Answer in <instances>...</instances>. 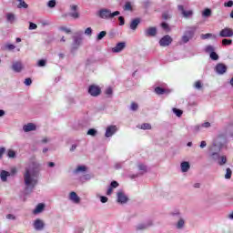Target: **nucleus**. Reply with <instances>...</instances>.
Returning <instances> with one entry per match:
<instances>
[{
    "label": "nucleus",
    "mask_w": 233,
    "mask_h": 233,
    "mask_svg": "<svg viewBox=\"0 0 233 233\" xmlns=\"http://www.w3.org/2000/svg\"><path fill=\"white\" fill-rule=\"evenodd\" d=\"M37 168H39V164L35 162H33L28 167L25 168L24 181L26 190H28V188L32 189L35 187V185H37Z\"/></svg>",
    "instance_id": "1"
},
{
    "label": "nucleus",
    "mask_w": 233,
    "mask_h": 233,
    "mask_svg": "<svg viewBox=\"0 0 233 233\" xmlns=\"http://www.w3.org/2000/svg\"><path fill=\"white\" fill-rule=\"evenodd\" d=\"M221 150V144L218 140H215L213 145L210 147V152H212L211 157L214 161H217L220 167L227 164V157L219 156L218 152Z\"/></svg>",
    "instance_id": "2"
},
{
    "label": "nucleus",
    "mask_w": 233,
    "mask_h": 233,
    "mask_svg": "<svg viewBox=\"0 0 233 233\" xmlns=\"http://www.w3.org/2000/svg\"><path fill=\"white\" fill-rule=\"evenodd\" d=\"M119 11H115L112 13L110 9L103 8L98 11V15L101 19H114V17L120 15Z\"/></svg>",
    "instance_id": "3"
},
{
    "label": "nucleus",
    "mask_w": 233,
    "mask_h": 233,
    "mask_svg": "<svg viewBox=\"0 0 233 233\" xmlns=\"http://www.w3.org/2000/svg\"><path fill=\"white\" fill-rule=\"evenodd\" d=\"M194 32H196L195 27H187V29L185 31L184 35H182L181 41L184 44L188 43L192 37H194Z\"/></svg>",
    "instance_id": "4"
},
{
    "label": "nucleus",
    "mask_w": 233,
    "mask_h": 233,
    "mask_svg": "<svg viewBox=\"0 0 233 233\" xmlns=\"http://www.w3.org/2000/svg\"><path fill=\"white\" fill-rule=\"evenodd\" d=\"M88 94L93 97H97L101 94V88L98 86L92 85L88 88Z\"/></svg>",
    "instance_id": "5"
},
{
    "label": "nucleus",
    "mask_w": 233,
    "mask_h": 233,
    "mask_svg": "<svg viewBox=\"0 0 233 233\" xmlns=\"http://www.w3.org/2000/svg\"><path fill=\"white\" fill-rule=\"evenodd\" d=\"M172 36L167 35L159 40L160 46H169L172 44Z\"/></svg>",
    "instance_id": "6"
},
{
    "label": "nucleus",
    "mask_w": 233,
    "mask_h": 233,
    "mask_svg": "<svg viewBox=\"0 0 233 233\" xmlns=\"http://www.w3.org/2000/svg\"><path fill=\"white\" fill-rule=\"evenodd\" d=\"M178 10L181 12L183 17L186 19H188L189 17H192L194 15V11L192 10H185V7L183 5H178Z\"/></svg>",
    "instance_id": "7"
},
{
    "label": "nucleus",
    "mask_w": 233,
    "mask_h": 233,
    "mask_svg": "<svg viewBox=\"0 0 233 233\" xmlns=\"http://www.w3.org/2000/svg\"><path fill=\"white\" fill-rule=\"evenodd\" d=\"M220 37H233V30L226 27L219 32Z\"/></svg>",
    "instance_id": "8"
},
{
    "label": "nucleus",
    "mask_w": 233,
    "mask_h": 233,
    "mask_svg": "<svg viewBox=\"0 0 233 233\" xmlns=\"http://www.w3.org/2000/svg\"><path fill=\"white\" fill-rule=\"evenodd\" d=\"M146 37H155L157 34V29L156 27H148L144 31Z\"/></svg>",
    "instance_id": "9"
},
{
    "label": "nucleus",
    "mask_w": 233,
    "mask_h": 233,
    "mask_svg": "<svg viewBox=\"0 0 233 233\" xmlns=\"http://www.w3.org/2000/svg\"><path fill=\"white\" fill-rule=\"evenodd\" d=\"M116 132H117V127L116 126L107 127L106 130V137H112V135L116 134Z\"/></svg>",
    "instance_id": "10"
},
{
    "label": "nucleus",
    "mask_w": 233,
    "mask_h": 233,
    "mask_svg": "<svg viewBox=\"0 0 233 233\" xmlns=\"http://www.w3.org/2000/svg\"><path fill=\"white\" fill-rule=\"evenodd\" d=\"M125 46H127V44H125V42H120V43L116 44V46L115 47L112 48V52L114 54H118L119 52L123 51Z\"/></svg>",
    "instance_id": "11"
},
{
    "label": "nucleus",
    "mask_w": 233,
    "mask_h": 233,
    "mask_svg": "<svg viewBox=\"0 0 233 233\" xmlns=\"http://www.w3.org/2000/svg\"><path fill=\"white\" fill-rule=\"evenodd\" d=\"M34 227L35 230H43L45 228V222L39 218L35 220Z\"/></svg>",
    "instance_id": "12"
},
{
    "label": "nucleus",
    "mask_w": 233,
    "mask_h": 233,
    "mask_svg": "<svg viewBox=\"0 0 233 233\" xmlns=\"http://www.w3.org/2000/svg\"><path fill=\"white\" fill-rule=\"evenodd\" d=\"M216 72L219 75L225 74V72H227V66H225V64H218L216 66Z\"/></svg>",
    "instance_id": "13"
},
{
    "label": "nucleus",
    "mask_w": 233,
    "mask_h": 233,
    "mask_svg": "<svg viewBox=\"0 0 233 233\" xmlns=\"http://www.w3.org/2000/svg\"><path fill=\"white\" fill-rule=\"evenodd\" d=\"M72 13L69 14L70 17L73 19H79V13L77 12V5H71L70 6Z\"/></svg>",
    "instance_id": "14"
},
{
    "label": "nucleus",
    "mask_w": 233,
    "mask_h": 233,
    "mask_svg": "<svg viewBox=\"0 0 233 233\" xmlns=\"http://www.w3.org/2000/svg\"><path fill=\"white\" fill-rule=\"evenodd\" d=\"M69 198L73 203H80L81 198L77 196L76 192L72 191L69 195Z\"/></svg>",
    "instance_id": "15"
},
{
    "label": "nucleus",
    "mask_w": 233,
    "mask_h": 233,
    "mask_svg": "<svg viewBox=\"0 0 233 233\" xmlns=\"http://www.w3.org/2000/svg\"><path fill=\"white\" fill-rule=\"evenodd\" d=\"M117 201L118 203H127L128 201V198L123 194V192L117 193Z\"/></svg>",
    "instance_id": "16"
},
{
    "label": "nucleus",
    "mask_w": 233,
    "mask_h": 233,
    "mask_svg": "<svg viewBox=\"0 0 233 233\" xmlns=\"http://www.w3.org/2000/svg\"><path fill=\"white\" fill-rule=\"evenodd\" d=\"M12 68L15 72H21V70H23V63L21 62L13 63Z\"/></svg>",
    "instance_id": "17"
},
{
    "label": "nucleus",
    "mask_w": 233,
    "mask_h": 233,
    "mask_svg": "<svg viewBox=\"0 0 233 233\" xmlns=\"http://www.w3.org/2000/svg\"><path fill=\"white\" fill-rule=\"evenodd\" d=\"M155 92L158 96H163V94H170V90L169 89H164L162 87H156L155 88Z\"/></svg>",
    "instance_id": "18"
},
{
    "label": "nucleus",
    "mask_w": 233,
    "mask_h": 233,
    "mask_svg": "<svg viewBox=\"0 0 233 233\" xmlns=\"http://www.w3.org/2000/svg\"><path fill=\"white\" fill-rule=\"evenodd\" d=\"M33 130H35V125L29 123V124L24 126L25 132H32Z\"/></svg>",
    "instance_id": "19"
},
{
    "label": "nucleus",
    "mask_w": 233,
    "mask_h": 233,
    "mask_svg": "<svg viewBox=\"0 0 233 233\" xmlns=\"http://www.w3.org/2000/svg\"><path fill=\"white\" fill-rule=\"evenodd\" d=\"M139 23H141V20L139 18H136V19L132 20V22L130 24L131 30H136V28H137V25H139Z\"/></svg>",
    "instance_id": "20"
},
{
    "label": "nucleus",
    "mask_w": 233,
    "mask_h": 233,
    "mask_svg": "<svg viewBox=\"0 0 233 233\" xmlns=\"http://www.w3.org/2000/svg\"><path fill=\"white\" fill-rule=\"evenodd\" d=\"M82 43H83V39L82 38L75 37L74 38V43H73L74 48H79V46H81Z\"/></svg>",
    "instance_id": "21"
},
{
    "label": "nucleus",
    "mask_w": 233,
    "mask_h": 233,
    "mask_svg": "<svg viewBox=\"0 0 233 233\" xmlns=\"http://www.w3.org/2000/svg\"><path fill=\"white\" fill-rule=\"evenodd\" d=\"M43 210H45V205L38 204L33 212H34V214H41V212H43Z\"/></svg>",
    "instance_id": "22"
},
{
    "label": "nucleus",
    "mask_w": 233,
    "mask_h": 233,
    "mask_svg": "<svg viewBox=\"0 0 233 233\" xmlns=\"http://www.w3.org/2000/svg\"><path fill=\"white\" fill-rule=\"evenodd\" d=\"M189 169H190V164H188V162L181 163V171L182 172H188Z\"/></svg>",
    "instance_id": "23"
},
{
    "label": "nucleus",
    "mask_w": 233,
    "mask_h": 233,
    "mask_svg": "<svg viewBox=\"0 0 233 233\" xmlns=\"http://www.w3.org/2000/svg\"><path fill=\"white\" fill-rule=\"evenodd\" d=\"M10 176V172H7L5 170L1 171L0 177L2 181H6V178Z\"/></svg>",
    "instance_id": "24"
},
{
    "label": "nucleus",
    "mask_w": 233,
    "mask_h": 233,
    "mask_svg": "<svg viewBox=\"0 0 233 233\" xmlns=\"http://www.w3.org/2000/svg\"><path fill=\"white\" fill-rule=\"evenodd\" d=\"M79 172H86V166H78L76 169L75 170V174H79Z\"/></svg>",
    "instance_id": "25"
},
{
    "label": "nucleus",
    "mask_w": 233,
    "mask_h": 233,
    "mask_svg": "<svg viewBox=\"0 0 233 233\" xmlns=\"http://www.w3.org/2000/svg\"><path fill=\"white\" fill-rule=\"evenodd\" d=\"M203 17H210L212 15V10L207 8L202 12Z\"/></svg>",
    "instance_id": "26"
},
{
    "label": "nucleus",
    "mask_w": 233,
    "mask_h": 233,
    "mask_svg": "<svg viewBox=\"0 0 233 233\" xmlns=\"http://www.w3.org/2000/svg\"><path fill=\"white\" fill-rule=\"evenodd\" d=\"M19 2L18 8H28V5L25 0H16Z\"/></svg>",
    "instance_id": "27"
},
{
    "label": "nucleus",
    "mask_w": 233,
    "mask_h": 233,
    "mask_svg": "<svg viewBox=\"0 0 233 233\" xmlns=\"http://www.w3.org/2000/svg\"><path fill=\"white\" fill-rule=\"evenodd\" d=\"M209 57L210 59H212L213 61H218L219 59V56L217 55L216 52H212L209 54Z\"/></svg>",
    "instance_id": "28"
},
{
    "label": "nucleus",
    "mask_w": 233,
    "mask_h": 233,
    "mask_svg": "<svg viewBox=\"0 0 233 233\" xmlns=\"http://www.w3.org/2000/svg\"><path fill=\"white\" fill-rule=\"evenodd\" d=\"M6 17L9 23H14V21H15V15L14 14H7Z\"/></svg>",
    "instance_id": "29"
},
{
    "label": "nucleus",
    "mask_w": 233,
    "mask_h": 233,
    "mask_svg": "<svg viewBox=\"0 0 233 233\" xmlns=\"http://www.w3.org/2000/svg\"><path fill=\"white\" fill-rule=\"evenodd\" d=\"M231 177H232V169L227 168L226 169L225 178L226 179H230Z\"/></svg>",
    "instance_id": "30"
},
{
    "label": "nucleus",
    "mask_w": 233,
    "mask_h": 233,
    "mask_svg": "<svg viewBox=\"0 0 233 233\" xmlns=\"http://www.w3.org/2000/svg\"><path fill=\"white\" fill-rule=\"evenodd\" d=\"M172 110L174 114H176L177 117H181V116H183V111H181L180 109L174 107Z\"/></svg>",
    "instance_id": "31"
},
{
    "label": "nucleus",
    "mask_w": 233,
    "mask_h": 233,
    "mask_svg": "<svg viewBox=\"0 0 233 233\" xmlns=\"http://www.w3.org/2000/svg\"><path fill=\"white\" fill-rule=\"evenodd\" d=\"M140 128L142 130H150L152 128V126H150V124H148V123H145L140 126Z\"/></svg>",
    "instance_id": "32"
},
{
    "label": "nucleus",
    "mask_w": 233,
    "mask_h": 233,
    "mask_svg": "<svg viewBox=\"0 0 233 233\" xmlns=\"http://www.w3.org/2000/svg\"><path fill=\"white\" fill-rule=\"evenodd\" d=\"M222 45L224 46H228L232 45V39H227V38L223 39Z\"/></svg>",
    "instance_id": "33"
},
{
    "label": "nucleus",
    "mask_w": 233,
    "mask_h": 233,
    "mask_svg": "<svg viewBox=\"0 0 233 233\" xmlns=\"http://www.w3.org/2000/svg\"><path fill=\"white\" fill-rule=\"evenodd\" d=\"M148 227H150V224H149V225H147V224H139V225L137 227V230H145V228H148Z\"/></svg>",
    "instance_id": "34"
},
{
    "label": "nucleus",
    "mask_w": 233,
    "mask_h": 233,
    "mask_svg": "<svg viewBox=\"0 0 233 233\" xmlns=\"http://www.w3.org/2000/svg\"><path fill=\"white\" fill-rule=\"evenodd\" d=\"M185 227V220L180 218L177 224V228H183Z\"/></svg>",
    "instance_id": "35"
},
{
    "label": "nucleus",
    "mask_w": 233,
    "mask_h": 233,
    "mask_svg": "<svg viewBox=\"0 0 233 233\" xmlns=\"http://www.w3.org/2000/svg\"><path fill=\"white\" fill-rule=\"evenodd\" d=\"M7 157H10L11 159H14V157H15V151L9 149L7 151Z\"/></svg>",
    "instance_id": "36"
},
{
    "label": "nucleus",
    "mask_w": 233,
    "mask_h": 233,
    "mask_svg": "<svg viewBox=\"0 0 233 233\" xmlns=\"http://www.w3.org/2000/svg\"><path fill=\"white\" fill-rule=\"evenodd\" d=\"M205 52H207L208 54H212V52H214V46H206Z\"/></svg>",
    "instance_id": "37"
},
{
    "label": "nucleus",
    "mask_w": 233,
    "mask_h": 233,
    "mask_svg": "<svg viewBox=\"0 0 233 233\" xmlns=\"http://www.w3.org/2000/svg\"><path fill=\"white\" fill-rule=\"evenodd\" d=\"M106 35V31H102L98 34L97 35V40L101 41V39H103V37H105Z\"/></svg>",
    "instance_id": "38"
},
{
    "label": "nucleus",
    "mask_w": 233,
    "mask_h": 233,
    "mask_svg": "<svg viewBox=\"0 0 233 233\" xmlns=\"http://www.w3.org/2000/svg\"><path fill=\"white\" fill-rule=\"evenodd\" d=\"M210 37H216V35H213L210 33L205 34V35H201V39H208Z\"/></svg>",
    "instance_id": "39"
},
{
    "label": "nucleus",
    "mask_w": 233,
    "mask_h": 233,
    "mask_svg": "<svg viewBox=\"0 0 233 233\" xmlns=\"http://www.w3.org/2000/svg\"><path fill=\"white\" fill-rule=\"evenodd\" d=\"M96 134H97V130L91 128L87 131V136H96Z\"/></svg>",
    "instance_id": "40"
},
{
    "label": "nucleus",
    "mask_w": 233,
    "mask_h": 233,
    "mask_svg": "<svg viewBox=\"0 0 233 233\" xmlns=\"http://www.w3.org/2000/svg\"><path fill=\"white\" fill-rule=\"evenodd\" d=\"M47 6H49V8H54L56 6V0H50Z\"/></svg>",
    "instance_id": "41"
},
{
    "label": "nucleus",
    "mask_w": 233,
    "mask_h": 233,
    "mask_svg": "<svg viewBox=\"0 0 233 233\" xmlns=\"http://www.w3.org/2000/svg\"><path fill=\"white\" fill-rule=\"evenodd\" d=\"M161 26L164 30H167V32H170V27H168V24L167 23H162Z\"/></svg>",
    "instance_id": "42"
},
{
    "label": "nucleus",
    "mask_w": 233,
    "mask_h": 233,
    "mask_svg": "<svg viewBox=\"0 0 233 233\" xmlns=\"http://www.w3.org/2000/svg\"><path fill=\"white\" fill-rule=\"evenodd\" d=\"M92 27H87L86 30H85V35H92Z\"/></svg>",
    "instance_id": "43"
},
{
    "label": "nucleus",
    "mask_w": 233,
    "mask_h": 233,
    "mask_svg": "<svg viewBox=\"0 0 233 233\" xmlns=\"http://www.w3.org/2000/svg\"><path fill=\"white\" fill-rule=\"evenodd\" d=\"M124 10H132V5L130 4V2L126 3Z\"/></svg>",
    "instance_id": "44"
},
{
    "label": "nucleus",
    "mask_w": 233,
    "mask_h": 233,
    "mask_svg": "<svg viewBox=\"0 0 233 233\" xmlns=\"http://www.w3.org/2000/svg\"><path fill=\"white\" fill-rule=\"evenodd\" d=\"M113 92H114V90L112 89V87H107L106 89V96H112Z\"/></svg>",
    "instance_id": "45"
},
{
    "label": "nucleus",
    "mask_w": 233,
    "mask_h": 233,
    "mask_svg": "<svg viewBox=\"0 0 233 233\" xmlns=\"http://www.w3.org/2000/svg\"><path fill=\"white\" fill-rule=\"evenodd\" d=\"M25 85L26 86H30V85H32V79L31 78H25Z\"/></svg>",
    "instance_id": "46"
},
{
    "label": "nucleus",
    "mask_w": 233,
    "mask_h": 233,
    "mask_svg": "<svg viewBox=\"0 0 233 233\" xmlns=\"http://www.w3.org/2000/svg\"><path fill=\"white\" fill-rule=\"evenodd\" d=\"M37 28V25L34 23L29 24V30H35Z\"/></svg>",
    "instance_id": "47"
},
{
    "label": "nucleus",
    "mask_w": 233,
    "mask_h": 233,
    "mask_svg": "<svg viewBox=\"0 0 233 233\" xmlns=\"http://www.w3.org/2000/svg\"><path fill=\"white\" fill-rule=\"evenodd\" d=\"M46 66V60L38 61V66Z\"/></svg>",
    "instance_id": "48"
},
{
    "label": "nucleus",
    "mask_w": 233,
    "mask_h": 233,
    "mask_svg": "<svg viewBox=\"0 0 233 233\" xmlns=\"http://www.w3.org/2000/svg\"><path fill=\"white\" fill-rule=\"evenodd\" d=\"M5 47L8 49V50H15V46L12 45V44H7L5 46Z\"/></svg>",
    "instance_id": "49"
},
{
    "label": "nucleus",
    "mask_w": 233,
    "mask_h": 233,
    "mask_svg": "<svg viewBox=\"0 0 233 233\" xmlns=\"http://www.w3.org/2000/svg\"><path fill=\"white\" fill-rule=\"evenodd\" d=\"M6 152V148L0 147V159H2L3 155Z\"/></svg>",
    "instance_id": "50"
},
{
    "label": "nucleus",
    "mask_w": 233,
    "mask_h": 233,
    "mask_svg": "<svg viewBox=\"0 0 233 233\" xmlns=\"http://www.w3.org/2000/svg\"><path fill=\"white\" fill-rule=\"evenodd\" d=\"M224 6H227L228 8H230L233 6V1H228L224 4Z\"/></svg>",
    "instance_id": "51"
},
{
    "label": "nucleus",
    "mask_w": 233,
    "mask_h": 233,
    "mask_svg": "<svg viewBox=\"0 0 233 233\" xmlns=\"http://www.w3.org/2000/svg\"><path fill=\"white\" fill-rule=\"evenodd\" d=\"M60 30H62L63 32H66V34H70V32H72L70 28H67V27H60Z\"/></svg>",
    "instance_id": "52"
},
{
    "label": "nucleus",
    "mask_w": 233,
    "mask_h": 233,
    "mask_svg": "<svg viewBox=\"0 0 233 233\" xmlns=\"http://www.w3.org/2000/svg\"><path fill=\"white\" fill-rule=\"evenodd\" d=\"M117 187H119V183H117V181L111 182V187L117 188Z\"/></svg>",
    "instance_id": "53"
},
{
    "label": "nucleus",
    "mask_w": 233,
    "mask_h": 233,
    "mask_svg": "<svg viewBox=\"0 0 233 233\" xmlns=\"http://www.w3.org/2000/svg\"><path fill=\"white\" fill-rule=\"evenodd\" d=\"M203 86L201 85V81H197L196 83H195V88H198V89H199V88H201Z\"/></svg>",
    "instance_id": "54"
},
{
    "label": "nucleus",
    "mask_w": 233,
    "mask_h": 233,
    "mask_svg": "<svg viewBox=\"0 0 233 233\" xmlns=\"http://www.w3.org/2000/svg\"><path fill=\"white\" fill-rule=\"evenodd\" d=\"M139 170H143L144 172H147V167L143 164L138 165Z\"/></svg>",
    "instance_id": "55"
},
{
    "label": "nucleus",
    "mask_w": 233,
    "mask_h": 233,
    "mask_svg": "<svg viewBox=\"0 0 233 233\" xmlns=\"http://www.w3.org/2000/svg\"><path fill=\"white\" fill-rule=\"evenodd\" d=\"M6 219L15 220V217L13 214L6 215Z\"/></svg>",
    "instance_id": "56"
},
{
    "label": "nucleus",
    "mask_w": 233,
    "mask_h": 233,
    "mask_svg": "<svg viewBox=\"0 0 233 233\" xmlns=\"http://www.w3.org/2000/svg\"><path fill=\"white\" fill-rule=\"evenodd\" d=\"M137 108H138L137 104H136V103L131 104V110H137Z\"/></svg>",
    "instance_id": "57"
},
{
    "label": "nucleus",
    "mask_w": 233,
    "mask_h": 233,
    "mask_svg": "<svg viewBox=\"0 0 233 233\" xmlns=\"http://www.w3.org/2000/svg\"><path fill=\"white\" fill-rule=\"evenodd\" d=\"M100 201H101V203H106V201H108V198H106V197H101V198H100Z\"/></svg>",
    "instance_id": "58"
},
{
    "label": "nucleus",
    "mask_w": 233,
    "mask_h": 233,
    "mask_svg": "<svg viewBox=\"0 0 233 233\" xmlns=\"http://www.w3.org/2000/svg\"><path fill=\"white\" fill-rule=\"evenodd\" d=\"M118 20H119V22H120V25H125V18H124L123 16H119V17H118Z\"/></svg>",
    "instance_id": "59"
},
{
    "label": "nucleus",
    "mask_w": 233,
    "mask_h": 233,
    "mask_svg": "<svg viewBox=\"0 0 233 233\" xmlns=\"http://www.w3.org/2000/svg\"><path fill=\"white\" fill-rule=\"evenodd\" d=\"M202 127H204V128H208L210 127V123L209 122H205Z\"/></svg>",
    "instance_id": "60"
},
{
    "label": "nucleus",
    "mask_w": 233,
    "mask_h": 233,
    "mask_svg": "<svg viewBox=\"0 0 233 233\" xmlns=\"http://www.w3.org/2000/svg\"><path fill=\"white\" fill-rule=\"evenodd\" d=\"M205 147H207V142L206 141H201L200 148H205Z\"/></svg>",
    "instance_id": "61"
},
{
    "label": "nucleus",
    "mask_w": 233,
    "mask_h": 233,
    "mask_svg": "<svg viewBox=\"0 0 233 233\" xmlns=\"http://www.w3.org/2000/svg\"><path fill=\"white\" fill-rule=\"evenodd\" d=\"M114 190V187H110L108 189H107V196H110L112 194Z\"/></svg>",
    "instance_id": "62"
},
{
    "label": "nucleus",
    "mask_w": 233,
    "mask_h": 233,
    "mask_svg": "<svg viewBox=\"0 0 233 233\" xmlns=\"http://www.w3.org/2000/svg\"><path fill=\"white\" fill-rule=\"evenodd\" d=\"M76 148H77V146L76 145H73L70 148V151L71 152H74V150H76Z\"/></svg>",
    "instance_id": "63"
},
{
    "label": "nucleus",
    "mask_w": 233,
    "mask_h": 233,
    "mask_svg": "<svg viewBox=\"0 0 233 233\" xmlns=\"http://www.w3.org/2000/svg\"><path fill=\"white\" fill-rule=\"evenodd\" d=\"M228 218L229 219H233V212L229 213V214L228 215Z\"/></svg>",
    "instance_id": "64"
}]
</instances>
